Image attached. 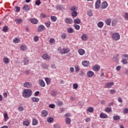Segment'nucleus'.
Instances as JSON below:
<instances>
[{"label": "nucleus", "mask_w": 128, "mask_h": 128, "mask_svg": "<svg viewBox=\"0 0 128 128\" xmlns=\"http://www.w3.org/2000/svg\"><path fill=\"white\" fill-rule=\"evenodd\" d=\"M32 94V91L30 89H26L23 90L22 96L25 98H30Z\"/></svg>", "instance_id": "obj_1"}, {"label": "nucleus", "mask_w": 128, "mask_h": 128, "mask_svg": "<svg viewBox=\"0 0 128 128\" xmlns=\"http://www.w3.org/2000/svg\"><path fill=\"white\" fill-rule=\"evenodd\" d=\"M112 38H113L114 40H118L120 38V34H118V33H114L112 35Z\"/></svg>", "instance_id": "obj_2"}, {"label": "nucleus", "mask_w": 128, "mask_h": 128, "mask_svg": "<svg viewBox=\"0 0 128 128\" xmlns=\"http://www.w3.org/2000/svg\"><path fill=\"white\" fill-rule=\"evenodd\" d=\"M70 52V48H64L60 50V53L62 54H68V52Z\"/></svg>", "instance_id": "obj_3"}, {"label": "nucleus", "mask_w": 128, "mask_h": 128, "mask_svg": "<svg viewBox=\"0 0 128 128\" xmlns=\"http://www.w3.org/2000/svg\"><path fill=\"white\" fill-rule=\"evenodd\" d=\"M100 0H96V2L95 3V8H96V10H98V8H100Z\"/></svg>", "instance_id": "obj_4"}, {"label": "nucleus", "mask_w": 128, "mask_h": 128, "mask_svg": "<svg viewBox=\"0 0 128 128\" xmlns=\"http://www.w3.org/2000/svg\"><path fill=\"white\" fill-rule=\"evenodd\" d=\"M114 82H107L105 85V88H110L112 86H114Z\"/></svg>", "instance_id": "obj_5"}, {"label": "nucleus", "mask_w": 128, "mask_h": 128, "mask_svg": "<svg viewBox=\"0 0 128 128\" xmlns=\"http://www.w3.org/2000/svg\"><path fill=\"white\" fill-rule=\"evenodd\" d=\"M88 78H92L94 76V72L92 71H88L86 73Z\"/></svg>", "instance_id": "obj_6"}, {"label": "nucleus", "mask_w": 128, "mask_h": 128, "mask_svg": "<svg viewBox=\"0 0 128 128\" xmlns=\"http://www.w3.org/2000/svg\"><path fill=\"white\" fill-rule=\"evenodd\" d=\"M100 68V66L98 64H96L92 67V70L94 72H98Z\"/></svg>", "instance_id": "obj_7"}, {"label": "nucleus", "mask_w": 128, "mask_h": 128, "mask_svg": "<svg viewBox=\"0 0 128 128\" xmlns=\"http://www.w3.org/2000/svg\"><path fill=\"white\" fill-rule=\"evenodd\" d=\"M108 6V2H104L102 4L101 8L102 9L106 8Z\"/></svg>", "instance_id": "obj_8"}, {"label": "nucleus", "mask_w": 128, "mask_h": 128, "mask_svg": "<svg viewBox=\"0 0 128 128\" xmlns=\"http://www.w3.org/2000/svg\"><path fill=\"white\" fill-rule=\"evenodd\" d=\"M64 22L66 24H72V19L70 18H66L64 20Z\"/></svg>", "instance_id": "obj_9"}, {"label": "nucleus", "mask_w": 128, "mask_h": 128, "mask_svg": "<svg viewBox=\"0 0 128 128\" xmlns=\"http://www.w3.org/2000/svg\"><path fill=\"white\" fill-rule=\"evenodd\" d=\"M24 88H32V83L30 82H26L24 84Z\"/></svg>", "instance_id": "obj_10"}, {"label": "nucleus", "mask_w": 128, "mask_h": 128, "mask_svg": "<svg viewBox=\"0 0 128 128\" xmlns=\"http://www.w3.org/2000/svg\"><path fill=\"white\" fill-rule=\"evenodd\" d=\"M42 58L45 60H50V57L48 55V54H45L42 56Z\"/></svg>", "instance_id": "obj_11"}, {"label": "nucleus", "mask_w": 128, "mask_h": 128, "mask_svg": "<svg viewBox=\"0 0 128 128\" xmlns=\"http://www.w3.org/2000/svg\"><path fill=\"white\" fill-rule=\"evenodd\" d=\"M82 66L85 67H88L90 66V62L88 60H84L82 62Z\"/></svg>", "instance_id": "obj_12"}, {"label": "nucleus", "mask_w": 128, "mask_h": 128, "mask_svg": "<svg viewBox=\"0 0 128 128\" xmlns=\"http://www.w3.org/2000/svg\"><path fill=\"white\" fill-rule=\"evenodd\" d=\"M30 10V8L28 5H24L22 8V10L24 12H28Z\"/></svg>", "instance_id": "obj_13"}, {"label": "nucleus", "mask_w": 128, "mask_h": 128, "mask_svg": "<svg viewBox=\"0 0 128 128\" xmlns=\"http://www.w3.org/2000/svg\"><path fill=\"white\" fill-rule=\"evenodd\" d=\"M3 62L6 64H10V59L8 57H4L3 58Z\"/></svg>", "instance_id": "obj_14"}, {"label": "nucleus", "mask_w": 128, "mask_h": 128, "mask_svg": "<svg viewBox=\"0 0 128 128\" xmlns=\"http://www.w3.org/2000/svg\"><path fill=\"white\" fill-rule=\"evenodd\" d=\"M78 53L80 56H84L86 54V51L84 49H79L78 50Z\"/></svg>", "instance_id": "obj_15"}, {"label": "nucleus", "mask_w": 128, "mask_h": 128, "mask_svg": "<svg viewBox=\"0 0 128 128\" xmlns=\"http://www.w3.org/2000/svg\"><path fill=\"white\" fill-rule=\"evenodd\" d=\"M44 30V25H40L38 27V31L40 32H42Z\"/></svg>", "instance_id": "obj_16"}, {"label": "nucleus", "mask_w": 128, "mask_h": 128, "mask_svg": "<svg viewBox=\"0 0 128 128\" xmlns=\"http://www.w3.org/2000/svg\"><path fill=\"white\" fill-rule=\"evenodd\" d=\"M32 24H36L38 22V20H36V18H34L30 20Z\"/></svg>", "instance_id": "obj_17"}, {"label": "nucleus", "mask_w": 128, "mask_h": 128, "mask_svg": "<svg viewBox=\"0 0 128 128\" xmlns=\"http://www.w3.org/2000/svg\"><path fill=\"white\" fill-rule=\"evenodd\" d=\"M23 62L24 66H26V64H28V57L24 58Z\"/></svg>", "instance_id": "obj_18"}, {"label": "nucleus", "mask_w": 128, "mask_h": 128, "mask_svg": "<svg viewBox=\"0 0 128 128\" xmlns=\"http://www.w3.org/2000/svg\"><path fill=\"white\" fill-rule=\"evenodd\" d=\"M39 84L40 86H42V88H44L46 86V83L42 80H39Z\"/></svg>", "instance_id": "obj_19"}, {"label": "nucleus", "mask_w": 128, "mask_h": 128, "mask_svg": "<svg viewBox=\"0 0 128 128\" xmlns=\"http://www.w3.org/2000/svg\"><path fill=\"white\" fill-rule=\"evenodd\" d=\"M100 118H108V114L104 113H101L100 115Z\"/></svg>", "instance_id": "obj_20"}, {"label": "nucleus", "mask_w": 128, "mask_h": 128, "mask_svg": "<svg viewBox=\"0 0 128 128\" xmlns=\"http://www.w3.org/2000/svg\"><path fill=\"white\" fill-rule=\"evenodd\" d=\"M65 122H66V124H70L72 122V120H70V118H66L65 119Z\"/></svg>", "instance_id": "obj_21"}, {"label": "nucleus", "mask_w": 128, "mask_h": 128, "mask_svg": "<svg viewBox=\"0 0 128 128\" xmlns=\"http://www.w3.org/2000/svg\"><path fill=\"white\" fill-rule=\"evenodd\" d=\"M15 22H16V24H22L23 20L21 18H18L15 19Z\"/></svg>", "instance_id": "obj_22"}, {"label": "nucleus", "mask_w": 128, "mask_h": 128, "mask_svg": "<svg viewBox=\"0 0 128 128\" xmlns=\"http://www.w3.org/2000/svg\"><path fill=\"white\" fill-rule=\"evenodd\" d=\"M88 38V35L86 34H83L82 36V40H87Z\"/></svg>", "instance_id": "obj_23"}, {"label": "nucleus", "mask_w": 128, "mask_h": 128, "mask_svg": "<svg viewBox=\"0 0 128 128\" xmlns=\"http://www.w3.org/2000/svg\"><path fill=\"white\" fill-rule=\"evenodd\" d=\"M48 114V112L46 110H43L42 111V116L46 117Z\"/></svg>", "instance_id": "obj_24"}, {"label": "nucleus", "mask_w": 128, "mask_h": 128, "mask_svg": "<svg viewBox=\"0 0 128 128\" xmlns=\"http://www.w3.org/2000/svg\"><path fill=\"white\" fill-rule=\"evenodd\" d=\"M110 22H112L110 18H108L105 20V23L108 26H110Z\"/></svg>", "instance_id": "obj_25"}, {"label": "nucleus", "mask_w": 128, "mask_h": 128, "mask_svg": "<svg viewBox=\"0 0 128 128\" xmlns=\"http://www.w3.org/2000/svg\"><path fill=\"white\" fill-rule=\"evenodd\" d=\"M50 20L52 22H56L58 20V18L56 16H52L50 17Z\"/></svg>", "instance_id": "obj_26"}, {"label": "nucleus", "mask_w": 128, "mask_h": 128, "mask_svg": "<svg viewBox=\"0 0 128 128\" xmlns=\"http://www.w3.org/2000/svg\"><path fill=\"white\" fill-rule=\"evenodd\" d=\"M23 125L25 126H30V121L28 120H26L24 121L23 122Z\"/></svg>", "instance_id": "obj_27"}, {"label": "nucleus", "mask_w": 128, "mask_h": 128, "mask_svg": "<svg viewBox=\"0 0 128 128\" xmlns=\"http://www.w3.org/2000/svg\"><path fill=\"white\" fill-rule=\"evenodd\" d=\"M32 100L34 102H40V98L36 97H32Z\"/></svg>", "instance_id": "obj_28"}, {"label": "nucleus", "mask_w": 128, "mask_h": 128, "mask_svg": "<svg viewBox=\"0 0 128 128\" xmlns=\"http://www.w3.org/2000/svg\"><path fill=\"white\" fill-rule=\"evenodd\" d=\"M74 24H80V18H76L74 20Z\"/></svg>", "instance_id": "obj_29"}, {"label": "nucleus", "mask_w": 128, "mask_h": 128, "mask_svg": "<svg viewBox=\"0 0 128 128\" xmlns=\"http://www.w3.org/2000/svg\"><path fill=\"white\" fill-rule=\"evenodd\" d=\"M27 48H26V45H22L20 46V50H26Z\"/></svg>", "instance_id": "obj_30"}, {"label": "nucleus", "mask_w": 128, "mask_h": 128, "mask_svg": "<svg viewBox=\"0 0 128 128\" xmlns=\"http://www.w3.org/2000/svg\"><path fill=\"white\" fill-rule=\"evenodd\" d=\"M38 124V121L36 118H34L32 120V124L33 126H36Z\"/></svg>", "instance_id": "obj_31"}, {"label": "nucleus", "mask_w": 128, "mask_h": 128, "mask_svg": "<svg viewBox=\"0 0 128 128\" xmlns=\"http://www.w3.org/2000/svg\"><path fill=\"white\" fill-rule=\"evenodd\" d=\"M54 42H56V40L54 38H50L49 40V44H54Z\"/></svg>", "instance_id": "obj_32"}, {"label": "nucleus", "mask_w": 128, "mask_h": 128, "mask_svg": "<svg viewBox=\"0 0 128 128\" xmlns=\"http://www.w3.org/2000/svg\"><path fill=\"white\" fill-rule=\"evenodd\" d=\"M4 121L6 122V120H8V113L6 112H5V113L4 114Z\"/></svg>", "instance_id": "obj_33"}, {"label": "nucleus", "mask_w": 128, "mask_h": 128, "mask_svg": "<svg viewBox=\"0 0 128 128\" xmlns=\"http://www.w3.org/2000/svg\"><path fill=\"white\" fill-rule=\"evenodd\" d=\"M45 81L46 82V84L48 86V84H50V80L48 78H45Z\"/></svg>", "instance_id": "obj_34"}, {"label": "nucleus", "mask_w": 128, "mask_h": 128, "mask_svg": "<svg viewBox=\"0 0 128 128\" xmlns=\"http://www.w3.org/2000/svg\"><path fill=\"white\" fill-rule=\"evenodd\" d=\"M2 31L4 32H7L8 31V26H4L2 29Z\"/></svg>", "instance_id": "obj_35"}, {"label": "nucleus", "mask_w": 128, "mask_h": 128, "mask_svg": "<svg viewBox=\"0 0 128 128\" xmlns=\"http://www.w3.org/2000/svg\"><path fill=\"white\" fill-rule=\"evenodd\" d=\"M20 42V38H15L13 40V42L14 44H18V42Z\"/></svg>", "instance_id": "obj_36"}, {"label": "nucleus", "mask_w": 128, "mask_h": 128, "mask_svg": "<svg viewBox=\"0 0 128 128\" xmlns=\"http://www.w3.org/2000/svg\"><path fill=\"white\" fill-rule=\"evenodd\" d=\"M67 32L68 34H72V32H74V29L72 28H68L67 29Z\"/></svg>", "instance_id": "obj_37"}, {"label": "nucleus", "mask_w": 128, "mask_h": 128, "mask_svg": "<svg viewBox=\"0 0 128 128\" xmlns=\"http://www.w3.org/2000/svg\"><path fill=\"white\" fill-rule=\"evenodd\" d=\"M58 92H56V91L52 90L50 92V94L51 96H56Z\"/></svg>", "instance_id": "obj_38"}, {"label": "nucleus", "mask_w": 128, "mask_h": 128, "mask_svg": "<svg viewBox=\"0 0 128 128\" xmlns=\"http://www.w3.org/2000/svg\"><path fill=\"white\" fill-rule=\"evenodd\" d=\"M105 112H112V107H108L105 108Z\"/></svg>", "instance_id": "obj_39"}, {"label": "nucleus", "mask_w": 128, "mask_h": 128, "mask_svg": "<svg viewBox=\"0 0 128 128\" xmlns=\"http://www.w3.org/2000/svg\"><path fill=\"white\" fill-rule=\"evenodd\" d=\"M98 28H102V26H104V22H100L98 24Z\"/></svg>", "instance_id": "obj_40"}, {"label": "nucleus", "mask_w": 128, "mask_h": 128, "mask_svg": "<svg viewBox=\"0 0 128 128\" xmlns=\"http://www.w3.org/2000/svg\"><path fill=\"white\" fill-rule=\"evenodd\" d=\"M87 112H94V108L89 107L87 108Z\"/></svg>", "instance_id": "obj_41"}, {"label": "nucleus", "mask_w": 128, "mask_h": 128, "mask_svg": "<svg viewBox=\"0 0 128 128\" xmlns=\"http://www.w3.org/2000/svg\"><path fill=\"white\" fill-rule=\"evenodd\" d=\"M76 10H78V8L76 6H72L70 8V10H72V12H76Z\"/></svg>", "instance_id": "obj_42"}, {"label": "nucleus", "mask_w": 128, "mask_h": 128, "mask_svg": "<svg viewBox=\"0 0 128 128\" xmlns=\"http://www.w3.org/2000/svg\"><path fill=\"white\" fill-rule=\"evenodd\" d=\"M74 26L76 30H78L80 28V26L76 24H74Z\"/></svg>", "instance_id": "obj_43"}, {"label": "nucleus", "mask_w": 128, "mask_h": 128, "mask_svg": "<svg viewBox=\"0 0 128 128\" xmlns=\"http://www.w3.org/2000/svg\"><path fill=\"white\" fill-rule=\"evenodd\" d=\"M113 118L114 120H120V117L118 116H113Z\"/></svg>", "instance_id": "obj_44"}, {"label": "nucleus", "mask_w": 128, "mask_h": 128, "mask_svg": "<svg viewBox=\"0 0 128 128\" xmlns=\"http://www.w3.org/2000/svg\"><path fill=\"white\" fill-rule=\"evenodd\" d=\"M72 16H74V18H76V16H78V12L74 11V12H72Z\"/></svg>", "instance_id": "obj_45"}, {"label": "nucleus", "mask_w": 128, "mask_h": 128, "mask_svg": "<svg viewBox=\"0 0 128 128\" xmlns=\"http://www.w3.org/2000/svg\"><path fill=\"white\" fill-rule=\"evenodd\" d=\"M87 14L88 16H92V10H89L87 12Z\"/></svg>", "instance_id": "obj_46"}, {"label": "nucleus", "mask_w": 128, "mask_h": 128, "mask_svg": "<svg viewBox=\"0 0 128 128\" xmlns=\"http://www.w3.org/2000/svg\"><path fill=\"white\" fill-rule=\"evenodd\" d=\"M61 38L62 40H66V33H63L61 35Z\"/></svg>", "instance_id": "obj_47"}, {"label": "nucleus", "mask_w": 128, "mask_h": 128, "mask_svg": "<svg viewBox=\"0 0 128 128\" xmlns=\"http://www.w3.org/2000/svg\"><path fill=\"white\" fill-rule=\"evenodd\" d=\"M47 122L49 123L52 122H54V118L50 117L48 118L47 120Z\"/></svg>", "instance_id": "obj_48"}, {"label": "nucleus", "mask_w": 128, "mask_h": 128, "mask_svg": "<svg viewBox=\"0 0 128 128\" xmlns=\"http://www.w3.org/2000/svg\"><path fill=\"white\" fill-rule=\"evenodd\" d=\"M52 22H48L45 23V25L46 26V28H50V24Z\"/></svg>", "instance_id": "obj_49"}, {"label": "nucleus", "mask_w": 128, "mask_h": 128, "mask_svg": "<svg viewBox=\"0 0 128 128\" xmlns=\"http://www.w3.org/2000/svg\"><path fill=\"white\" fill-rule=\"evenodd\" d=\"M74 68H75V70L76 72H78L80 70V68L78 66H75Z\"/></svg>", "instance_id": "obj_50"}, {"label": "nucleus", "mask_w": 128, "mask_h": 128, "mask_svg": "<svg viewBox=\"0 0 128 128\" xmlns=\"http://www.w3.org/2000/svg\"><path fill=\"white\" fill-rule=\"evenodd\" d=\"M122 62L123 64H128V60L123 59L122 60Z\"/></svg>", "instance_id": "obj_51"}, {"label": "nucleus", "mask_w": 128, "mask_h": 128, "mask_svg": "<svg viewBox=\"0 0 128 128\" xmlns=\"http://www.w3.org/2000/svg\"><path fill=\"white\" fill-rule=\"evenodd\" d=\"M78 88V84L75 83V84H73L74 90H76V88Z\"/></svg>", "instance_id": "obj_52"}, {"label": "nucleus", "mask_w": 128, "mask_h": 128, "mask_svg": "<svg viewBox=\"0 0 128 128\" xmlns=\"http://www.w3.org/2000/svg\"><path fill=\"white\" fill-rule=\"evenodd\" d=\"M15 8L16 10H15V12H20V7L16 6V7H15Z\"/></svg>", "instance_id": "obj_53"}, {"label": "nucleus", "mask_w": 128, "mask_h": 128, "mask_svg": "<svg viewBox=\"0 0 128 128\" xmlns=\"http://www.w3.org/2000/svg\"><path fill=\"white\" fill-rule=\"evenodd\" d=\"M42 68H44V70H46V68H48V66L46 65V64H42Z\"/></svg>", "instance_id": "obj_54"}, {"label": "nucleus", "mask_w": 128, "mask_h": 128, "mask_svg": "<svg viewBox=\"0 0 128 128\" xmlns=\"http://www.w3.org/2000/svg\"><path fill=\"white\" fill-rule=\"evenodd\" d=\"M110 94H116V90H114V89L110 90Z\"/></svg>", "instance_id": "obj_55"}, {"label": "nucleus", "mask_w": 128, "mask_h": 128, "mask_svg": "<svg viewBox=\"0 0 128 128\" xmlns=\"http://www.w3.org/2000/svg\"><path fill=\"white\" fill-rule=\"evenodd\" d=\"M62 104H63V103H62V101H59L57 102V106H62Z\"/></svg>", "instance_id": "obj_56"}, {"label": "nucleus", "mask_w": 128, "mask_h": 128, "mask_svg": "<svg viewBox=\"0 0 128 128\" xmlns=\"http://www.w3.org/2000/svg\"><path fill=\"white\" fill-rule=\"evenodd\" d=\"M34 40L36 42H38V36H35L34 38Z\"/></svg>", "instance_id": "obj_57"}, {"label": "nucleus", "mask_w": 128, "mask_h": 128, "mask_svg": "<svg viewBox=\"0 0 128 128\" xmlns=\"http://www.w3.org/2000/svg\"><path fill=\"white\" fill-rule=\"evenodd\" d=\"M35 4L36 6H40V0H37L36 1Z\"/></svg>", "instance_id": "obj_58"}, {"label": "nucleus", "mask_w": 128, "mask_h": 128, "mask_svg": "<svg viewBox=\"0 0 128 128\" xmlns=\"http://www.w3.org/2000/svg\"><path fill=\"white\" fill-rule=\"evenodd\" d=\"M70 72L72 74L74 72V67H71L70 68Z\"/></svg>", "instance_id": "obj_59"}, {"label": "nucleus", "mask_w": 128, "mask_h": 128, "mask_svg": "<svg viewBox=\"0 0 128 128\" xmlns=\"http://www.w3.org/2000/svg\"><path fill=\"white\" fill-rule=\"evenodd\" d=\"M116 25V21L113 20L112 21V26H114Z\"/></svg>", "instance_id": "obj_60"}, {"label": "nucleus", "mask_w": 128, "mask_h": 128, "mask_svg": "<svg viewBox=\"0 0 128 128\" xmlns=\"http://www.w3.org/2000/svg\"><path fill=\"white\" fill-rule=\"evenodd\" d=\"M18 110L20 112H22L24 110V107L20 106L18 107Z\"/></svg>", "instance_id": "obj_61"}, {"label": "nucleus", "mask_w": 128, "mask_h": 128, "mask_svg": "<svg viewBox=\"0 0 128 128\" xmlns=\"http://www.w3.org/2000/svg\"><path fill=\"white\" fill-rule=\"evenodd\" d=\"M124 18H126V20H128V12H126L125 14H124Z\"/></svg>", "instance_id": "obj_62"}, {"label": "nucleus", "mask_w": 128, "mask_h": 128, "mask_svg": "<svg viewBox=\"0 0 128 128\" xmlns=\"http://www.w3.org/2000/svg\"><path fill=\"white\" fill-rule=\"evenodd\" d=\"M123 112L124 114H128V108H126L123 110Z\"/></svg>", "instance_id": "obj_63"}, {"label": "nucleus", "mask_w": 128, "mask_h": 128, "mask_svg": "<svg viewBox=\"0 0 128 128\" xmlns=\"http://www.w3.org/2000/svg\"><path fill=\"white\" fill-rule=\"evenodd\" d=\"M54 128H61L60 126V125H58V124H55L54 125Z\"/></svg>", "instance_id": "obj_64"}]
</instances>
